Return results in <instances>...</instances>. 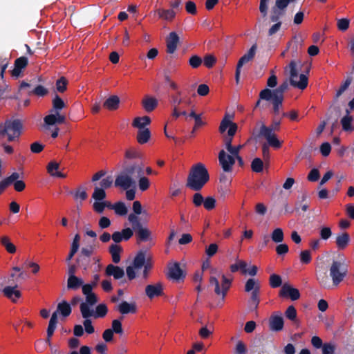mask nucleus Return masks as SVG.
<instances>
[{
    "label": "nucleus",
    "mask_w": 354,
    "mask_h": 354,
    "mask_svg": "<svg viewBox=\"0 0 354 354\" xmlns=\"http://www.w3.org/2000/svg\"><path fill=\"white\" fill-rule=\"evenodd\" d=\"M209 174L204 165L197 163L190 170L187 177V187L194 191L201 190L209 180Z\"/></svg>",
    "instance_id": "1"
},
{
    "label": "nucleus",
    "mask_w": 354,
    "mask_h": 354,
    "mask_svg": "<svg viewBox=\"0 0 354 354\" xmlns=\"http://www.w3.org/2000/svg\"><path fill=\"white\" fill-rule=\"evenodd\" d=\"M142 166L141 165L133 164L127 167L123 171L117 176L115 180V185L124 189L136 188V182L132 178V176H136L142 175Z\"/></svg>",
    "instance_id": "2"
},
{
    "label": "nucleus",
    "mask_w": 354,
    "mask_h": 354,
    "mask_svg": "<svg viewBox=\"0 0 354 354\" xmlns=\"http://www.w3.org/2000/svg\"><path fill=\"white\" fill-rule=\"evenodd\" d=\"M284 73L286 75L288 76L289 79L288 80L292 86L301 90L306 88L308 85V77L304 74L298 75L295 61H291L289 65L284 68Z\"/></svg>",
    "instance_id": "3"
},
{
    "label": "nucleus",
    "mask_w": 354,
    "mask_h": 354,
    "mask_svg": "<svg viewBox=\"0 0 354 354\" xmlns=\"http://www.w3.org/2000/svg\"><path fill=\"white\" fill-rule=\"evenodd\" d=\"M280 123L279 120H274L270 127L262 124L259 130V136L263 137L274 149H279L281 146V142L274 133V131L279 130Z\"/></svg>",
    "instance_id": "4"
},
{
    "label": "nucleus",
    "mask_w": 354,
    "mask_h": 354,
    "mask_svg": "<svg viewBox=\"0 0 354 354\" xmlns=\"http://www.w3.org/2000/svg\"><path fill=\"white\" fill-rule=\"evenodd\" d=\"M22 124L19 120H8L4 123H0V135L8 136L9 142L18 138L21 133Z\"/></svg>",
    "instance_id": "5"
},
{
    "label": "nucleus",
    "mask_w": 354,
    "mask_h": 354,
    "mask_svg": "<svg viewBox=\"0 0 354 354\" xmlns=\"http://www.w3.org/2000/svg\"><path fill=\"white\" fill-rule=\"evenodd\" d=\"M347 269L343 263L333 261L330 268V276L332 278L333 285L339 284L346 276Z\"/></svg>",
    "instance_id": "6"
},
{
    "label": "nucleus",
    "mask_w": 354,
    "mask_h": 354,
    "mask_svg": "<svg viewBox=\"0 0 354 354\" xmlns=\"http://www.w3.org/2000/svg\"><path fill=\"white\" fill-rule=\"evenodd\" d=\"M289 83L288 80L286 79L278 88L273 91H271L269 88L263 89L259 93L260 99L270 100L272 95L277 96L283 99V93L288 89Z\"/></svg>",
    "instance_id": "7"
},
{
    "label": "nucleus",
    "mask_w": 354,
    "mask_h": 354,
    "mask_svg": "<svg viewBox=\"0 0 354 354\" xmlns=\"http://www.w3.org/2000/svg\"><path fill=\"white\" fill-rule=\"evenodd\" d=\"M257 50V45L256 44H253L251 48L249 49V50L243 55L242 56L240 59L239 60L236 68V73H235V80L236 83H239V78H240V74H241V68L247 63L252 62L254 59L256 52Z\"/></svg>",
    "instance_id": "8"
},
{
    "label": "nucleus",
    "mask_w": 354,
    "mask_h": 354,
    "mask_svg": "<svg viewBox=\"0 0 354 354\" xmlns=\"http://www.w3.org/2000/svg\"><path fill=\"white\" fill-rule=\"evenodd\" d=\"M97 297L93 294H90L86 296L85 301L82 302L80 304V312L83 318H89L93 315L92 307L97 303Z\"/></svg>",
    "instance_id": "9"
},
{
    "label": "nucleus",
    "mask_w": 354,
    "mask_h": 354,
    "mask_svg": "<svg viewBox=\"0 0 354 354\" xmlns=\"http://www.w3.org/2000/svg\"><path fill=\"white\" fill-rule=\"evenodd\" d=\"M218 160L223 169L227 172L232 169V167L235 163V157L232 154H227L224 150L219 152Z\"/></svg>",
    "instance_id": "10"
},
{
    "label": "nucleus",
    "mask_w": 354,
    "mask_h": 354,
    "mask_svg": "<svg viewBox=\"0 0 354 354\" xmlns=\"http://www.w3.org/2000/svg\"><path fill=\"white\" fill-rule=\"evenodd\" d=\"M281 297H288L292 300H297L300 297V293L297 288H295L288 283H284L279 292Z\"/></svg>",
    "instance_id": "11"
},
{
    "label": "nucleus",
    "mask_w": 354,
    "mask_h": 354,
    "mask_svg": "<svg viewBox=\"0 0 354 354\" xmlns=\"http://www.w3.org/2000/svg\"><path fill=\"white\" fill-rule=\"evenodd\" d=\"M17 285L8 286L2 290L4 296L14 303H16L21 296V292L17 289Z\"/></svg>",
    "instance_id": "12"
},
{
    "label": "nucleus",
    "mask_w": 354,
    "mask_h": 354,
    "mask_svg": "<svg viewBox=\"0 0 354 354\" xmlns=\"http://www.w3.org/2000/svg\"><path fill=\"white\" fill-rule=\"evenodd\" d=\"M145 293L149 299L161 296L163 294V288L161 283L147 285L145 288Z\"/></svg>",
    "instance_id": "13"
},
{
    "label": "nucleus",
    "mask_w": 354,
    "mask_h": 354,
    "mask_svg": "<svg viewBox=\"0 0 354 354\" xmlns=\"http://www.w3.org/2000/svg\"><path fill=\"white\" fill-rule=\"evenodd\" d=\"M169 277L174 280H179L185 277L183 270L180 264L177 262L169 263L168 265Z\"/></svg>",
    "instance_id": "14"
},
{
    "label": "nucleus",
    "mask_w": 354,
    "mask_h": 354,
    "mask_svg": "<svg viewBox=\"0 0 354 354\" xmlns=\"http://www.w3.org/2000/svg\"><path fill=\"white\" fill-rule=\"evenodd\" d=\"M179 42V37L175 32L169 33L167 38V52L172 54L175 52Z\"/></svg>",
    "instance_id": "15"
},
{
    "label": "nucleus",
    "mask_w": 354,
    "mask_h": 354,
    "mask_svg": "<svg viewBox=\"0 0 354 354\" xmlns=\"http://www.w3.org/2000/svg\"><path fill=\"white\" fill-rule=\"evenodd\" d=\"M269 324L272 330L279 331L283 327V319L281 315L273 314L270 317Z\"/></svg>",
    "instance_id": "16"
},
{
    "label": "nucleus",
    "mask_w": 354,
    "mask_h": 354,
    "mask_svg": "<svg viewBox=\"0 0 354 354\" xmlns=\"http://www.w3.org/2000/svg\"><path fill=\"white\" fill-rule=\"evenodd\" d=\"M106 274L108 276H113L114 279H119L124 276V271L122 268L109 264L106 268Z\"/></svg>",
    "instance_id": "17"
},
{
    "label": "nucleus",
    "mask_w": 354,
    "mask_h": 354,
    "mask_svg": "<svg viewBox=\"0 0 354 354\" xmlns=\"http://www.w3.org/2000/svg\"><path fill=\"white\" fill-rule=\"evenodd\" d=\"M191 102H192V101L190 99H187V100H185L181 97L180 91H178L177 93V94H176V95H171L170 103H171V106L172 108L181 109V107H180L181 104L185 103V104L189 105L191 104Z\"/></svg>",
    "instance_id": "18"
},
{
    "label": "nucleus",
    "mask_w": 354,
    "mask_h": 354,
    "mask_svg": "<svg viewBox=\"0 0 354 354\" xmlns=\"http://www.w3.org/2000/svg\"><path fill=\"white\" fill-rule=\"evenodd\" d=\"M84 281L78 277H68L67 279V289L77 290L83 286Z\"/></svg>",
    "instance_id": "19"
},
{
    "label": "nucleus",
    "mask_w": 354,
    "mask_h": 354,
    "mask_svg": "<svg viewBox=\"0 0 354 354\" xmlns=\"http://www.w3.org/2000/svg\"><path fill=\"white\" fill-rule=\"evenodd\" d=\"M142 104L146 111L151 112L157 106L158 101L156 98L147 95L143 98Z\"/></svg>",
    "instance_id": "20"
},
{
    "label": "nucleus",
    "mask_w": 354,
    "mask_h": 354,
    "mask_svg": "<svg viewBox=\"0 0 354 354\" xmlns=\"http://www.w3.org/2000/svg\"><path fill=\"white\" fill-rule=\"evenodd\" d=\"M151 123V119L148 116L137 117L132 123L133 127L138 128V130L146 129V126Z\"/></svg>",
    "instance_id": "21"
},
{
    "label": "nucleus",
    "mask_w": 354,
    "mask_h": 354,
    "mask_svg": "<svg viewBox=\"0 0 354 354\" xmlns=\"http://www.w3.org/2000/svg\"><path fill=\"white\" fill-rule=\"evenodd\" d=\"M349 241V234L347 232H344L337 236L335 243L339 249L344 250L346 248Z\"/></svg>",
    "instance_id": "22"
},
{
    "label": "nucleus",
    "mask_w": 354,
    "mask_h": 354,
    "mask_svg": "<svg viewBox=\"0 0 354 354\" xmlns=\"http://www.w3.org/2000/svg\"><path fill=\"white\" fill-rule=\"evenodd\" d=\"M54 313H57V317L58 313H60L63 317H68L71 313V308L68 303L64 301L58 304L57 310Z\"/></svg>",
    "instance_id": "23"
},
{
    "label": "nucleus",
    "mask_w": 354,
    "mask_h": 354,
    "mask_svg": "<svg viewBox=\"0 0 354 354\" xmlns=\"http://www.w3.org/2000/svg\"><path fill=\"white\" fill-rule=\"evenodd\" d=\"M136 232L138 239L140 241H147L150 239L151 232L140 225V227L133 230Z\"/></svg>",
    "instance_id": "24"
},
{
    "label": "nucleus",
    "mask_w": 354,
    "mask_h": 354,
    "mask_svg": "<svg viewBox=\"0 0 354 354\" xmlns=\"http://www.w3.org/2000/svg\"><path fill=\"white\" fill-rule=\"evenodd\" d=\"M247 263L243 260L236 259V262L230 266V270L232 272L240 270L242 274H247Z\"/></svg>",
    "instance_id": "25"
},
{
    "label": "nucleus",
    "mask_w": 354,
    "mask_h": 354,
    "mask_svg": "<svg viewBox=\"0 0 354 354\" xmlns=\"http://www.w3.org/2000/svg\"><path fill=\"white\" fill-rule=\"evenodd\" d=\"M122 251V248L117 245V244H112L109 247V252L111 254L113 261L115 263H118L120 261V253Z\"/></svg>",
    "instance_id": "26"
},
{
    "label": "nucleus",
    "mask_w": 354,
    "mask_h": 354,
    "mask_svg": "<svg viewBox=\"0 0 354 354\" xmlns=\"http://www.w3.org/2000/svg\"><path fill=\"white\" fill-rule=\"evenodd\" d=\"M119 104L120 98L117 95H111L104 102V106L109 110H115Z\"/></svg>",
    "instance_id": "27"
},
{
    "label": "nucleus",
    "mask_w": 354,
    "mask_h": 354,
    "mask_svg": "<svg viewBox=\"0 0 354 354\" xmlns=\"http://www.w3.org/2000/svg\"><path fill=\"white\" fill-rule=\"evenodd\" d=\"M118 310L122 314L135 313L136 312V306L135 304L122 301L119 305Z\"/></svg>",
    "instance_id": "28"
},
{
    "label": "nucleus",
    "mask_w": 354,
    "mask_h": 354,
    "mask_svg": "<svg viewBox=\"0 0 354 354\" xmlns=\"http://www.w3.org/2000/svg\"><path fill=\"white\" fill-rule=\"evenodd\" d=\"M147 261H146V257L144 252H139L133 261V266L136 270L140 269L143 267Z\"/></svg>",
    "instance_id": "29"
},
{
    "label": "nucleus",
    "mask_w": 354,
    "mask_h": 354,
    "mask_svg": "<svg viewBox=\"0 0 354 354\" xmlns=\"http://www.w3.org/2000/svg\"><path fill=\"white\" fill-rule=\"evenodd\" d=\"M65 107V103L59 97L58 95H55L54 99L53 100V108L50 111V113H58L61 109Z\"/></svg>",
    "instance_id": "30"
},
{
    "label": "nucleus",
    "mask_w": 354,
    "mask_h": 354,
    "mask_svg": "<svg viewBox=\"0 0 354 354\" xmlns=\"http://www.w3.org/2000/svg\"><path fill=\"white\" fill-rule=\"evenodd\" d=\"M260 289V283L259 282L254 279H249L245 285V291L250 292V291H257L259 292Z\"/></svg>",
    "instance_id": "31"
},
{
    "label": "nucleus",
    "mask_w": 354,
    "mask_h": 354,
    "mask_svg": "<svg viewBox=\"0 0 354 354\" xmlns=\"http://www.w3.org/2000/svg\"><path fill=\"white\" fill-rule=\"evenodd\" d=\"M333 111L335 113V115L334 117H333L332 113H331V114L328 115V118H327L328 120H329L330 119H333V122H332V124H331V129H330L331 133H333L335 129L338 126V119H339V117L340 113H341V109L339 106L333 107Z\"/></svg>",
    "instance_id": "32"
},
{
    "label": "nucleus",
    "mask_w": 354,
    "mask_h": 354,
    "mask_svg": "<svg viewBox=\"0 0 354 354\" xmlns=\"http://www.w3.org/2000/svg\"><path fill=\"white\" fill-rule=\"evenodd\" d=\"M57 313H53L50 319L48 326L47 328V337H48V339H50V337L53 336L54 331L57 327Z\"/></svg>",
    "instance_id": "33"
},
{
    "label": "nucleus",
    "mask_w": 354,
    "mask_h": 354,
    "mask_svg": "<svg viewBox=\"0 0 354 354\" xmlns=\"http://www.w3.org/2000/svg\"><path fill=\"white\" fill-rule=\"evenodd\" d=\"M151 136L149 129L138 130L137 134V140L140 144H145L148 142Z\"/></svg>",
    "instance_id": "34"
},
{
    "label": "nucleus",
    "mask_w": 354,
    "mask_h": 354,
    "mask_svg": "<svg viewBox=\"0 0 354 354\" xmlns=\"http://www.w3.org/2000/svg\"><path fill=\"white\" fill-rule=\"evenodd\" d=\"M1 243L5 247L6 250L11 254L16 252V247L10 242V239L6 236H3L0 239Z\"/></svg>",
    "instance_id": "35"
},
{
    "label": "nucleus",
    "mask_w": 354,
    "mask_h": 354,
    "mask_svg": "<svg viewBox=\"0 0 354 354\" xmlns=\"http://www.w3.org/2000/svg\"><path fill=\"white\" fill-rule=\"evenodd\" d=\"M80 240V236L78 234H77L73 239V241L71 245V252L66 259V261H70L73 257L75 254L77 252V250L79 249V246H80V245H79Z\"/></svg>",
    "instance_id": "36"
},
{
    "label": "nucleus",
    "mask_w": 354,
    "mask_h": 354,
    "mask_svg": "<svg viewBox=\"0 0 354 354\" xmlns=\"http://www.w3.org/2000/svg\"><path fill=\"white\" fill-rule=\"evenodd\" d=\"M160 18L164 19L165 20H171L172 19L176 13L172 10H161L159 9L156 11Z\"/></svg>",
    "instance_id": "37"
},
{
    "label": "nucleus",
    "mask_w": 354,
    "mask_h": 354,
    "mask_svg": "<svg viewBox=\"0 0 354 354\" xmlns=\"http://www.w3.org/2000/svg\"><path fill=\"white\" fill-rule=\"evenodd\" d=\"M107 313V308L104 304H100L96 307V310L93 309V315L91 317L95 318L102 317L106 315Z\"/></svg>",
    "instance_id": "38"
},
{
    "label": "nucleus",
    "mask_w": 354,
    "mask_h": 354,
    "mask_svg": "<svg viewBox=\"0 0 354 354\" xmlns=\"http://www.w3.org/2000/svg\"><path fill=\"white\" fill-rule=\"evenodd\" d=\"M272 104L273 105V112L274 114H278L279 113V109L282 106V103L283 101V98H280L277 96L272 95L271 99Z\"/></svg>",
    "instance_id": "39"
},
{
    "label": "nucleus",
    "mask_w": 354,
    "mask_h": 354,
    "mask_svg": "<svg viewBox=\"0 0 354 354\" xmlns=\"http://www.w3.org/2000/svg\"><path fill=\"white\" fill-rule=\"evenodd\" d=\"M284 15V10H280L277 7H273L272 10V14L270 15V20L272 22H280L279 19Z\"/></svg>",
    "instance_id": "40"
},
{
    "label": "nucleus",
    "mask_w": 354,
    "mask_h": 354,
    "mask_svg": "<svg viewBox=\"0 0 354 354\" xmlns=\"http://www.w3.org/2000/svg\"><path fill=\"white\" fill-rule=\"evenodd\" d=\"M272 240L275 243H281L283 241V232L281 228L275 229L271 234Z\"/></svg>",
    "instance_id": "41"
},
{
    "label": "nucleus",
    "mask_w": 354,
    "mask_h": 354,
    "mask_svg": "<svg viewBox=\"0 0 354 354\" xmlns=\"http://www.w3.org/2000/svg\"><path fill=\"white\" fill-rule=\"evenodd\" d=\"M231 285V280L228 279L225 275L222 276V283H221V294L223 299L225 298L227 290H229Z\"/></svg>",
    "instance_id": "42"
},
{
    "label": "nucleus",
    "mask_w": 354,
    "mask_h": 354,
    "mask_svg": "<svg viewBox=\"0 0 354 354\" xmlns=\"http://www.w3.org/2000/svg\"><path fill=\"white\" fill-rule=\"evenodd\" d=\"M353 121V117L351 115H344L341 120V124L342 125L343 130L346 131H351V122Z\"/></svg>",
    "instance_id": "43"
},
{
    "label": "nucleus",
    "mask_w": 354,
    "mask_h": 354,
    "mask_svg": "<svg viewBox=\"0 0 354 354\" xmlns=\"http://www.w3.org/2000/svg\"><path fill=\"white\" fill-rule=\"evenodd\" d=\"M115 213L120 216L126 215L127 213V208L125 204L122 202L116 203L114 205V209Z\"/></svg>",
    "instance_id": "44"
},
{
    "label": "nucleus",
    "mask_w": 354,
    "mask_h": 354,
    "mask_svg": "<svg viewBox=\"0 0 354 354\" xmlns=\"http://www.w3.org/2000/svg\"><path fill=\"white\" fill-rule=\"evenodd\" d=\"M92 197L95 201H102L106 197V193L102 188L95 187Z\"/></svg>",
    "instance_id": "45"
},
{
    "label": "nucleus",
    "mask_w": 354,
    "mask_h": 354,
    "mask_svg": "<svg viewBox=\"0 0 354 354\" xmlns=\"http://www.w3.org/2000/svg\"><path fill=\"white\" fill-rule=\"evenodd\" d=\"M322 354H334L336 346L331 342L324 343L322 347Z\"/></svg>",
    "instance_id": "46"
},
{
    "label": "nucleus",
    "mask_w": 354,
    "mask_h": 354,
    "mask_svg": "<svg viewBox=\"0 0 354 354\" xmlns=\"http://www.w3.org/2000/svg\"><path fill=\"white\" fill-rule=\"evenodd\" d=\"M263 162L259 158H254L251 165L252 169L255 172H261L263 170Z\"/></svg>",
    "instance_id": "47"
},
{
    "label": "nucleus",
    "mask_w": 354,
    "mask_h": 354,
    "mask_svg": "<svg viewBox=\"0 0 354 354\" xmlns=\"http://www.w3.org/2000/svg\"><path fill=\"white\" fill-rule=\"evenodd\" d=\"M352 77L349 76L347 77L344 83L340 86L339 90L336 93V98H338L350 86L352 82Z\"/></svg>",
    "instance_id": "48"
},
{
    "label": "nucleus",
    "mask_w": 354,
    "mask_h": 354,
    "mask_svg": "<svg viewBox=\"0 0 354 354\" xmlns=\"http://www.w3.org/2000/svg\"><path fill=\"white\" fill-rule=\"evenodd\" d=\"M74 197L75 199H81L82 201H84L87 198L88 194L86 192V189L82 187H80L77 191L74 193Z\"/></svg>",
    "instance_id": "49"
},
{
    "label": "nucleus",
    "mask_w": 354,
    "mask_h": 354,
    "mask_svg": "<svg viewBox=\"0 0 354 354\" xmlns=\"http://www.w3.org/2000/svg\"><path fill=\"white\" fill-rule=\"evenodd\" d=\"M281 282V278L279 275L273 274L270 277V284L272 288L279 287Z\"/></svg>",
    "instance_id": "50"
},
{
    "label": "nucleus",
    "mask_w": 354,
    "mask_h": 354,
    "mask_svg": "<svg viewBox=\"0 0 354 354\" xmlns=\"http://www.w3.org/2000/svg\"><path fill=\"white\" fill-rule=\"evenodd\" d=\"M350 20L346 18L337 20V26L339 30L345 31L349 27Z\"/></svg>",
    "instance_id": "51"
},
{
    "label": "nucleus",
    "mask_w": 354,
    "mask_h": 354,
    "mask_svg": "<svg viewBox=\"0 0 354 354\" xmlns=\"http://www.w3.org/2000/svg\"><path fill=\"white\" fill-rule=\"evenodd\" d=\"M57 115L58 113H50V114L46 115L44 118V122L47 125H53L57 123Z\"/></svg>",
    "instance_id": "52"
},
{
    "label": "nucleus",
    "mask_w": 354,
    "mask_h": 354,
    "mask_svg": "<svg viewBox=\"0 0 354 354\" xmlns=\"http://www.w3.org/2000/svg\"><path fill=\"white\" fill-rule=\"evenodd\" d=\"M129 221L131 223L133 230H135L142 225L139 221L138 217L134 214H130L129 215Z\"/></svg>",
    "instance_id": "53"
},
{
    "label": "nucleus",
    "mask_w": 354,
    "mask_h": 354,
    "mask_svg": "<svg viewBox=\"0 0 354 354\" xmlns=\"http://www.w3.org/2000/svg\"><path fill=\"white\" fill-rule=\"evenodd\" d=\"M209 284L214 286V292L216 295H220L221 294L219 281L215 277L209 278Z\"/></svg>",
    "instance_id": "54"
},
{
    "label": "nucleus",
    "mask_w": 354,
    "mask_h": 354,
    "mask_svg": "<svg viewBox=\"0 0 354 354\" xmlns=\"http://www.w3.org/2000/svg\"><path fill=\"white\" fill-rule=\"evenodd\" d=\"M216 204V200L212 197H207L204 200V207L207 210H211L214 208Z\"/></svg>",
    "instance_id": "55"
},
{
    "label": "nucleus",
    "mask_w": 354,
    "mask_h": 354,
    "mask_svg": "<svg viewBox=\"0 0 354 354\" xmlns=\"http://www.w3.org/2000/svg\"><path fill=\"white\" fill-rule=\"evenodd\" d=\"M285 315L288 319L294 321L297 317V310L293 306H290L287 308Z\"/></svg>",
    "instance_id": "56"
},
{
    "label": "nucleus",
    "mask_w": 354,
    "mask_h": 354,
    "mask_svg": "<svg viewBox=\"0 0 354 354\" xmlns=\"http://www.w3.org/2000/svg\"><path fill=\"white\" fill-rule=\"evenodd\" d=\"M67 80L61 77L56 82V88L59 92L63 93L66 89Z\"/></svg>",
    "instance_id": "57"
},
{
    "label": "nucleus",
    "mask_w": 354,
    "mask_h": 354,
    "mask_svg": "<svg viewBox=\"0 0 354 354\" xmlns=\"http://www.w3.org/2000/svg\"><path fill=\"white\" fill-rule=\"evenodd\" d=\"M47 89H46L44 86L39 85L34 90L30 91L28 94L30 95L34 93L38 96H44L47 94Z\"/></svg>",
    "instance_id": "58"
},
{
    "label": "nucleus",
    "mask_w": 354,
    "mask_h": 354,
    "mask_svg": "<svg viewBox=\"0 0 354 354\" xmlns=\"http://www.w3.org/2000/svg\"><path fill=\"white\" fill-rule=\"evenodd\" d=\"M112 330L113 333L122 334L123 332L122 328V324L121 322L118 319H114L112 322Z\"/></svg>",
    "instance_id": "59"
},
{
    "label": "nucleus",
    "mask_w": 354,
    "mask_h": 354,
    "mask_svg": "<svg viewBox=\"0 0 354 354\" xmlns=\"http://www.w3.org/2000/svg\"><path fill=\"white\" fill-rule=\"evenodd\" d=\"M140 177V180H139V188L140 190L142 191H145L147 190L149 187V180L146 177H143V176H139Z\"/></svg>",
    "instance_id": "60"
},
{
    "label": "nucleus",
    "mask_w": 354,
    "mask_h": 354,
    "mask_svg": "<svg viewBox=\"0 0 354 354\" xmlns=\"http://www.w3.org/2000/svg\"><path fill=\"white\" fill-rule=\"evenodd\" d=\"M216 59L212 55H207L204 57V64L207 68H212L216 63Z\"/></svg>",
    "instance_id": "61"
},
{
    "label": "nucleus",
    "mask_w": 354,
    "mask_h": 354,
    "mask_svg": "<svg viewBox=\"0 0 354 354\" xmlns=\"http://www.w3.org/2000/svg\"><path fill=\"white\" fill-rule=\"evenodd\" d=\"M59 167V163L52 161L48 163L47 170L51 176H54L55 172L58 171Z\"/></svg>",
    "instance_id": "62"
},
{
    "label": "nucleus",
    "mask_w": 354,
    "mask_h": 354,
    "mask_svg": "<svg viewBox=\"0 0 354 354\" xmlns=\"http://www.w3.org/2000/svg\"><path fill=\"white\" fill-rule=\"evenodd\" d=\"M28 64V59L25 57H21L15 60V66L19 69L25 68Z\"/></svg>",
    "instance_id": "63"
},
{
    "label": "nucleus",
    "mask_w": 354,
    "mask_h": 354,
    "mask_svg": "<svg viewBox=\"0 0 354 354\" xmlns=\"http://www.w3.org/2000/svg\"><path fill=\"white\" fill-rule=\"evenodd\" d=\"M235 352L236 354H245L247 353V348L245 344L242 341H239L236 345Z\"/></svg>",
    "instance_id": "64"
}]
</instances>
